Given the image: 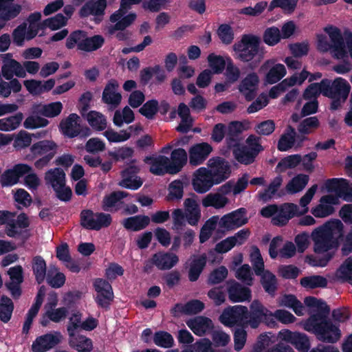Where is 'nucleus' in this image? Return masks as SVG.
<instances>
[{
	"label": "nucleus",
	"instance_id": "53",
	"mask_svg": "<svg viewBox=\"0 0 352 352\" xmlns=\"http://www.w3.org/2000/svg\"><path fill=\"white\" fill-rule=\"evenodd\" d=\"M103 135L109 142L120 143L130 139L131 133L128 130L116 131L113 129H108L103 133Z\"/></svg>",
	"mask_w": 352,
	"mask_h": 352
},
{
	"label": "nucleus",
	"instance_id": "18",
	"mask_svg": "<svg viewBox=\"0 0 352 352\" xmlns=\"http://www.w3.org/2000/svg\"><path fill=\"white\" fill-rule=\"evenodd\" d=\"M247 223L246 210L243 208L223 215L219 221L221 227L228 230L236 229Z\"/></svg>",
	"mask_w": 352,
	"mask_h": 352
},
{
	"label": "nucleus",
	"instance_id": "11",
	"mask_svg": "<svg viewBox=\"0 0 352 352\" xmlns=\"http://www.w3.org/2000/svg\"><path fill=\"white\" fill-rule=\"evenodd\" d=\"M45 180L50 184L62 201H68L72 196L71 189L65 186V174L63 170L55 168L47 170L45 174Z\"/></svg>",
	"mask_w": 352,
	"mask_h": 352
},
{
	"label": "nucleus",
	"instance_id": "3",
	"mask_svg": "<svg viewBox=\"0 0 352 352\" xmlns=\"http://www.w3.org/2000/svg\"><path fill=\"white\" fill-rule=\"evenodd\" d=\"M327 191L330 193L321 197L319 204L311 210V214L316 218H325L332 214L334 206L339 204V199L352 201V186L342 178L329 179L326 183Z\"/></svg>",
	"mask_w": 352,
	"mask_h": 352
},
{
	"label": "nucleus",
	"instance_id": "48",
	"mask_svg": "<svg viewBox=\"0 0 352 352\" xmlns=\"http://www.w3.org/2000/svg\"><path fill=\"white\" fill-rule=\"evenodd\" d=\"M14 309L12 299L6 295L0 298V320L3 323H8L12 316Z\"/></svg>",
	"mask_w": 352,
	"mask_h": 352
},
{
	"label": "nucleus",
	"instance_id": "50",
	"mask_svg": "<svg viewBox=\"0 0 352 352\" xmlns=\"http://www.w3.org/2000/svg\"><path fill=\"white\" fill-rule=\"evenodd\" d=\"M227 58L211 53L208 56L207 61L210 70L212 74H221L224 70L227 65Z\"/></svg>",
	"mask_w": 352,
	"mask_h": 352
},
{
	"label": "nucleus",
	"instance_id": "39",
	"mask_svg": "<svg viewBox=\"0 0 352 352\" xmlns=\"http://www.w3.org/2000/svg\"><path fill=\"white\" fill-rule=\"evenodd\" d=\"M82 116L87 120L89 126L94 130L100 131L106 129L107 120L106 117L100 112L90 111Z\"/></svg>",
	"mask_w": 352,
	"mask_h": 352
},
{
	"label": "nucleus",
	"instance_id": "10",
	"mask_svg": "<svg viewBox=\"0 0 352 352\" xmlns=\"http://www.w3.org/2000/svg\"><path fill=\"white\" fill-rule=\"evenodd\" d=\"M296 211V205L286 203L278 207L276 205H269L261 210V214L264 217H272V223L274 225L283 226L294 217Z\"/></svg>",
	"mask_w": 352,
	"mask_h": 352
},
{
	"label": "nucleus",
	"instance_id": "4",
	"mask_svg": "<svg viewBox=\"0 0 352 352\" xmlns=\"http://www.w3.org/2000/svg\"><path fill=\"white\" fill-rule=\"evenodd\" d=\"M14 76L23 78L26 76L25 70L10 54H4L0 70V97L8 98L12 92L21 91L22 85L19 80L13 78Z\"/></svg>",
	"mask_w": 352,
	"mask_h": 352
},
{
	"label": "nucleus",
	"instance_id": "1",
	"mask_svg": "<svg viewBox=\"0 0 352 352\" xmlns=\"http://www.w3.org/2000/svg\"><path fill=\"white\" fill-rule=\"evenodd\" d=\"M305 305L311 309L310 316L305 321L303 328L314 333L316 338L324 343H336L341 338L340 325L334 324L329 318L330 307L327 303L314 296H307Z\"/></svg>",
	"mask_w": 352,
	"mask_h": 352
},
{
	"label": "nucleus",
	"instance_id": "8",
	"mask_svg": "<svg viewBox=\"0 0 352 352\" xmlns=\"http://www.w3.org/2000/svg\"><path fill=\"white\" fill-rule=\"evenodd\" d=\"M272 320V313L259 300H254L250 305V310L248 309L245 327L250 326L252 329H256L261 323H264L270 327H274L276 322Z\"/></svg>",
	"mask_w": 352,
	"mask_h": 352
},
{
	"label": "nucleus",
	"instance_id": "21",
	"mask_svg": "<svg viewBox=\"0 0 352 352\" xmlns=\"http://www.w3.org/2000/svg\"><path fill=\"white\" fill-rule=\"evenodd\" d=\"M258 83V74L251 72L242 79L239 85V90L246 100H251L256 94Z\"/></svg>",
	"mask_w": 352,
	"mask_h": 352
},
{
	"label": "nucleus",
	"instance_id": "63",
	"mask_svg": "<svg viewBox=\"0 0 352 352\" xmlns=\"http://www.w3.org/2000/svg\"><path fill=\"white\" fill-rule=\"evenodd\" d=\"M219 221L217 216H214L209 219L201 229L199 240L201 243L206 242L211 236L212 231L216 228Z\"/></svg>",
	"mask_w": 352,
	"mask_h": 352
},
{
	"label": "nucleus",
	"instance_id": "25",
	"mask_svg": "<svg viewBox=\"0 0 352 352\" xmlns=\"http://www.w3.org/2000/svg\"><path fill=\"white\" fill-rule=\"evenodd\" d=\"M32 109L33 113H39L45 118H54L61 113L63 104L60 101L47 104H36L32 106Z\"/></svg>",
	"mask_w": 352,
	"mask_h": 352
},
{
	"label": "nucleus",
	"instance_id": "33",
	"mask_svg": "<svg viewBox=\"0 0 352 352\" xmlns=\"http://www.w3.org/2000/svg\"><path fill=\"white\" fill-rule=\"evenodd\" d=\"M21 6L14 0H0V20L8 21L16 17Z\"/></svg>",
	"mask_w": 352,
	"mask_h": 352
},
{
	"label": "nucleus",
	"instance_id": "56",
	"mask_svg": "<svg viewBox=\"0 0 352 352\" xmlns=\"http://www.w3.org/2000/svg\"><path fill=\"white\" fill-rule=\"evenodd\" d=\"M281 38L280 31L275 26L267 28L263 32V40L269 46L276 45Z\"/></svg>",
	"mask_w": 352,
	"mask_h": 352
},
{
	"label": "nucleus",
	"instance_id": "32",
	"mask_svg": "<svg viewBox=\"0 0 352 352\" xmlns=\"http://www.w3.org/2000/svg\"><path fill=\"white\" fill-rule=\"evenodd\" d=\"M188 155L184 148H176L171 152L169 159L168 173L175 174L179 172L186 164Z\"/></svg>",
	"mask_w": 352,
	"mask_h": 352
},
{
	"label": "nucleus",
	"instance_id": "20",
	"mask_svg": "<svg viewBox=\"0 0 352 352\" xmlns=\"http://www.w3.org/2000/svg\"><path fill=\"white\" fill-rule=\"evenodd\" d=\"M130 7L122 6L118 10L115 12L110 17V21L115 23L114 28L116 30H124L131 25L136 19V14L129 12Z\"/></svg>",
	"mask_w": 352,
	"mask_h": 352
},
{
	"label": "nucleus",
	"instance_id": "35",
	"mask_svg": "<svg viewBox=\"0 0 352 352\" xmlns=\"http://www.w3.org/2000/svg\"><path fill=\"white\" fill-rule=\"evenodd\" d=\"M106 6V0L89 1L81 8L80 14L81 16L92 15L94 16V20L99 21L100 17L103 15Z\"/></svg>",
	"mask_w": 352,
	"mask_h": 352
},
{
	"label": "nucleus",
	"instance_id": "41",
	"mask_svg": "<svg viewBox=\"0 0 352 352\" xmlns=\"http://www.w3.org/2000/svg\"><path fill=\"white\" fill-rule=\"evenodd\" d=\"M69 345L78 352H91L93 349V342L91 339L83 335H76L69 336Z\"/></svg>",
	"mask_w": 352,
	"mask_h": 352
},
{
	"label": "nucleus",
	"instance_id": "29",
	"mask_svg": "<svg viewBox=\"0 0 352 352\" xmlns=\"http://www.w3.org/2000/svg\"><path fill=\"white\" fill-rule=\"evenodd\" d=\"M139 166L131 165L128 168L122 172V179L119 185L122 187L132 190H137L142 185V181L137 176H130L131 173H137L140 171Z\"/></svg>",
	"mask_w": 352,
	"mask_h": 352
},
{
	"label": "nucleus",
	"instance_id": "28",
	"mask_svg": "<svg viewBox=\"0 0 352 352\" xmlns=\"http://www.w3.org/2000/svg\"><path fill=\"white\" fill-rule=\"evenodd\" d=\"M150 261L160 270H169L178 263L179 258L173 253L159 252L153 255Z\"/></svg>",
	"mask_w": 352,
	"mask_h": 352
},
{
	"label": "nucleus",
	"instance_id": "52",
	"mask_svg": "<svg viewBox=\"0 0 352 352\" xmlns=\"http://www.w3.org/2000/svg\"><path fill=\"white\" fill-rule=\"evenodd\" d=\"M34 134L21 130L13 135V147L16 150H22L32 146Z\"/></svg>",
	"mask_w": 352,
	"mask_h": 352
},
{
	"label": "nucleus",
	"instance_id": "24",
	"mask_svg": "<svg viewBox=\"0 0 352 352\" xmlns=\"http://www.w3.org/2000/svg\"><path fill=\"white\" fill-rule=\"evenodd\" d=\"M144 162L149 166L150 172L156 175L168 173L169 158L161 155H153L144 158Z\"/></svg>",
	"mask_w": 352,
	"mask_h": 352
},
{
	"label": "nucleus",
	"instance_id": "37",
	"mask_svg": "<svg viewBox=\"0 0 352 352\" xmlns=\"http://www.w3.org/2000/svg\"><path fill=\"white\" fill-rule=\"evenodd\" d=\"M34 26H28L25 23L19 25L12 32L14 43L18 46H22L25 41L33 38L37 34Z\"/></svg>",
	"mask_w": 352,
	"mask_h": 352
},
{
	"label": "nucleus",
	"instance_id": "22",
	"mask_svg": "<svg viewBox=\"0 0 352 352\" xmlns=\"http://www.w3.org/2000/svg\"><path fill=\"white\" fill-rule=\"evenodd\" d=\"M212 151V147L207 142L195 144L189 151V162L191 165L201 164Z\"/></svg>",
	"mask_w": 352,
	"mask_h": 352
},
{
	"label": "nucleus",
	"instance_id": "60",
	"mask_svg": "<svg viewBox=\"0 0 352 352\" xmlns=\"http://www.w3.org/2000/svg\"><path fill=\"white\" fill-rule=\"evenodd\" d=\"M153 342L162 348H170L174 344V339L172 335L164 331H159L153 336Z\"/></svg>",
	"mask_w": 352,
	"mask_h": 352
},
{
	"label": "nucleus",
	"instance_id": "16",
	"mask_svg": "<svg viewBox=\"0 0 352 352\" xmlns=\"http://www.w3.org/2000/svg\"><path fill=\"white\" fill-rule=\"evenodd\" d=\"M324 31L328 35L332 45V56L337 59L347 58V52L343 41L340 30L333 25H327Z\"/></svg>",
	"mask_w": 352,
	"mask_h": 352
},
{
	"label": "nucleus",
	"instance_id": "40",
	"mask_svg": "<svg viewBox=\"0 0 352 352\" xmlns=\"http://www.w3.org/2000/svg\"><path fill=\"white\" fill-rule=\"evenodd\" d=\"M150 223V218L146 215H136L124 219L122 224L129 230L139 231L147 227Z\"/></svg>",
	"mask_w": 352,
	"mask_h": 352
},
{
	"label": "nucleus",
	"instance_id": "7",
	"mask_svg": "<svg viewBox=\"0 0 352 352\" xmlns=\"http://www.w3.org/2000/svg\"><path fill=\"white\" fill-rule=\"evenodd\" d=\"M260 38L253 34H245L232 46L233 56L243 62L252 60L258 52Z\"/></svg>",
	"mask_w": 352,
	"mask_h": 352
},
{
	"label": "nucleus",
	"instance_id": "46",
	"mask_svg": "<svg viewBox=\"0 0 352 352\" xmlns=\"http://www.w3.org/2000/svg\"><path fill=\"white\" fill-rule=\"evenodd\" d=\"M309 177L307 175L298 174L293 177L286 185L285 189L289 194H296L302 191L308 184Z\"/></svg>",
	"mask_w": 352,
	"mask_h": 352
},
{
	"label": "nucleus",
	"instance_id": "5",
	"mask_svg": "<svg viewBox=\"0 0 352 352\" xmlns=\"http://www.w3.org/2000/svg\"><path fill=\"white\" fill-rule=\"evenodd\" d=\"M58 146L52 140H43L34 142L30 147V153L26 156V160L38 158L34 162V166L38 169H42L47 166L51 160L57 153Z\"/></svg>",
	"mask_w": 352,
	"mask_h": 352
},
{
	"label": "nucleus",
	"instance_id": "15",
	"mask_svg": "<svg viewBox=\"0 0 352 352\" xmlns=\"http://www.w3.org/2000/svg\"><path fill=\"white\" fill-rule=\"evenodd\" d=\"M207 166L210 174L217 184L221 183L230 175L231 170L229 164L221 157L210 158L208 161Z\"/></svg>",
	"mask_w": 352,
	"mask_h": 352
},
{
	"label": "nucleus",
	"instance_id": "62",
	"mask_svg": "<svg viewBox=\"0 0 352 352\" xmlns=\"http://www.w3.org/2000/svg\"><path fill=\"white\" fill-rule=\"evenodd\" d=\"M310 73L304 68L300 72L294 73L293 75L290 76L284 79L285 82L286 83L288 89L294 87V86H300L304 83V82L309 78Z\"/></svg>",
	"mask_w": 352,
	"mask_h": 352
},
{
	"label": "nucleus",
	"instance_id": "14",
	"mask_svg": "<svg viewBox=\"0 0 352 352\" xmlns=\"http://www.w3.org/2000/svg\"><path fill=\"white\" fill-rule=\"evenodd\" d=\"M111 223V217L109 214L94 213L91 210H85L81 212V224L87 229L98 230L109 226Z\"/></svg>",
	"mask_w": 352,
	"mask_h": 352
},
{
	"label": "nucleus",
	"instance_id": "55",
	"mask_svg": "<svg viewBox=\"0 0 352 352\" xmlns=\"http://www.w3.org/2000/svg\"><path fill=\"white\" fill-rule=\"evenodd\" d=\"M302 161V157L300 155H291L282 159L276 166V170L282 173L287 169L294 168Z\"/></svg>",
	"mask_w": 352,
	"mask_h": 352
},
{
	"label": "nucleus",
	"instance_id": "31",
	"mask_svg": "<svg viewBox=\"0 0 352 352\" xmlns=\"http://www.w3.org/2000/svg\"><path fill=\"white\" fill-rule=\"evenodd\" d=\"M186 219L191 226H196L201 219V210L195 197L187 198L184 200Z\"/></svg>",
	"mask_w": 352,
	"mask_h": 352
},
{
	"label": "nucleus",
	"instance_id": "43",
	"mask_svg": "<svg viewBox=\"0 0 352 352\" xmlns=\"http://www.w3.org/2000/svg\"><path fill=\"white\" fill-rule=\"evenodd\" d=\"M335 280L339 283L352 284V258H348L336 271Z\"/></svg>",
	"mask_w": 352,
	"mask_h": 352
},
{
	"label": "nucleus",
	"instance_id": "34",
	"mask_svg": "<svg viewBox=\"0 0 352 352\" xmlns=\"http://www.w3.org/2000/svg\"><path fill=\"white\" fill-rule=\"evenodd\" d=\"M186 324L192 332L199 336L205 335L208 331L213 328L212 320L205 316H197L190 319Z\"/></svg>",
	"mask_w": 352,
	"mask_h": 352
},
{
	"label": "nucleus",
	"instance_id": "54",
	"mask_svg": "<svg viewBox=\"0 0 352 352\" xmlns=\"http://www.w3.org/2000/svg\"><path fill=\"white\" fill-rule=\"evenodd\" d=\"M326 80L323 79L320 82L311 84L304 91L303 98L305 100H316L320 94L324 96Z\"/></svg>",
	"mask_w": 352,
	"mask_h": 352
},
{
	"label": "nucleus",
	"instance_id": "19",
	"mask_svg": "<svg viewBox=\"0 0 352 352\" xmlns=\"http://www.w3.org/2000/svg\"><path fill=\"white\" fill-rule=\"evenodd\" d=\"M280 334L283 340L291 343L299 352H308L310 349V341L306 334L289 330L281 331Z\"/></svg>",
	"mask_w": 352,
	"mask_h": 352
},
{
	"label": "nucleus",
	"instance_id": "30",
	"mask_svg": "<svg viewBox=\"0 0 352 352\" xmlns=\"http://www.w3.org/2000/svg\"><path fill=\"white\" fill-rule=\"evenodd\" d=\"M60 342L58 336L46 333L36 338L32 345L33 352H46L52 349Z\"/></svg>",
	"mask_w": 352,
	"mask_h": 352
},
{
	"label": "nucleus",
	"instance_id": "6",
	"mask_svg": "<svg viewBox=\"0 0 352 352\" xmlns=\"http://www.w3.org/2000/svg\"><path fill=\"white\" fill-rule=\"evenodd\" d=\"M327 82L324 96L333 99L331 104L332 109H338L347 99L351 91L349 82L340 77L335 78L332 82L324 79Z\"/></svg>",
	"mask_w": 352,
	"mask_h": 352
},
{
	"label": "nucleus",
	"instance_id": "45",
	"mask_svg": "<svg viewBox=\"0 0 352 352\" xmlns=\"http://www.w3.org/2000/svg\"><path fill=\"white\" fill-rule=\"evenodd\" d=\"M317 190L318 185L314 184L306 191L305 194L300 199V208L296 205V211L294 212V217L306 214L309 211L308 205L314 198Z\"/></svg>",
	"mask_w": 352,
	"mask_h": 352
},
{
	"label": "nucleus",
	"instance_id": "17",
	"mask_svg": "<svg viewBox=\"0 0 352 352\" xmlns=\"http://www.w3.org/2000/svg\"><path fill=\"white\" fill-rule=\"evenodd\" d=\"M193 189L198 193H205L216 185L211 174L206 167H201L193 173L192 181Z\"/></svg>",
	"mask_w": 352,
	"mask_h": 352
},
{
	"label": "nucleus",
	"instance_id": "51",
	"mask_svg": "<svg viewBox=\"0 0 352 352\" xmlns=\"http://www.w3.org/2000/svg\"><path fill=\"white\" fill-rule=\"evenodd\" d=\"M135 119L133 111L129 107H125L121 110L115 111L113 122L117 126H122L124 124H130Z\"/></svg>",
	"mask_w": 352,
	"mask_h": 352
},
{
	"label": "nucleus",
	"instance_id": "61",
	"mask_svg": "<svg viewBox=\"0 0 352 352\" xmlns=\"http://www.w3.org/2000/svg\"><path fill=\"white\" fill-rule=\"evenodd\" d=\"M49 120L37 115H31L26 118L23 122V126L27 129H35L45 127L49 124Z\"/></svg>",
	"mask_w": 352,
	"mask_h": 352
},
{
	"label": "nucleus",
	"instance_id": "12",
	"mask_svg": "<svg viewBox=\"0 0 352 352\" xmlns=\"http://www.w3.org/2000/svg\"><path fill=\"white\" fill-rule=\"evenodd\" d=\"M248 307L243 305L230 306L219 316V321L226 327H245Z\"/></svg>",
	"mask_w": 352,
	"mask_h": 352
},
{
	"label": "nucleus",
	"instance_id": "13",
	"mask_svg": "<svg viewBox=\"0 0 352 352\" xmlns=\"http://www.w3.org/2000/svg\"><path fill=\"white\" fill-rule=\"evenodd\" d=\"M259 72L264 74L265 81L268 84L276 83L287 74L284 65L277 63L274 58L265 60L261 66Z\"/></svg>",
	"mask_w": 352,
	"mask_h": 352
},
{
	"label": "nucleus",
	"instance_id": "23",
	"mask_svg": "<svg viewBox=\"0 0 352 352\" xmlns=\"http://www.w3.org/2000/svg\"><path fill=\"white\" fill-rule=\"evenodd\" d=\"M177 115L180 118L181 121L176 127V130L180 133H187L191 129L193 122L189 107L184 103H180L177 110L170 112V117L175 119Z\"/></svg>",
	"mask_w": 352,
	"mask_h": 352
},
{
	"label": "nucleus",
	"instance_id": "44",
	"mask_svg": "<svg viewBox=\"0 0 352 352\" xmlns=\"http://www.w3.org/2000/svg\"><path fill=\"white\" fill-rule=\"evenodd\" d=\"M228 202V199L219 192L209 193L202 199V205L204 207H213L216 209L224 208Z\"/></svg>",
	"mask_w": 352,
	"mask_h": 352
},
{
	"label": "nucleus",
	"instance_id": "49",
	"mask_svg": "<svg viewBox=\"0 0 352 352\" xmlns=\"http://www.w3.org/2000/svg\"><path fill=\"white\" fill-rule=\"evenodd\" d=\"M296 131L292 127H288L280 136L278 142V149L280 151H287L296 145Z\"/></svg>",
	"mask_w": 352,
	"mask_h": 352
},
{
	"label": "nucleus",
	"instance_id": "58",
	"mask_svg": "<svg viewBox=\"0 0 352 352\" xmlns=\"http://www.w3.org/2000/svg\"><path fill=\"white\" fill-rule=\"evenodd\" d=\"M298 0H272L268 10L272 11L276 8H281L284 12L292 13L297 5Z\"/></svg>",
	"mask_w": 352,
	"mask_h": 352
},
{
	"label": "nucleus",
	"instance_id": "47",
	"mask_svg": "<svg viewBox=\"0 0 352 352\" xmlns=\"http://www.w3.org/2000/svg\"><path fill=\"white\" fill-rule=\"evenodd\" d=\"M32 269L38 284L42 283L46 277L47 265L41 256H35L32 261Z\"/></svg>",
	"mask_w": 352,
	"mask_h": 352
},
{
	"label": "nucleus",
	"instance_id": "2",
	"mask_svg": "<svg viewBox=\"0 0 352 352\" xmlns=\"http://www.w3.org/2000/svg\"><path fill=\"white\" fill-rule=\"evenodd\" d=\"M343 234L344 226L338 219L328 221L311 232V239L314 243V252L327 255L326 261L321 265H324L331 257L327 252L338 248Z\"/></svg>",
	"mask_w": 352,
	"mask_h": 352
},
{
	"label": "nucleus",
	"instance_id": "42",
	"mask_svg": "<svg viewBox=\"0 0 352 352\" xmlns=\"http://www.w3.org/2000/svg\"><path fill=\"white\" fill-rule=\"evenodd\" d=\"M281 306L292 309L298 316H302L305 311V307L302 303L293 294H285L279 300Z\"/></svg>",
	"mask_w": 352,
	"mask_h": 352
},
{
	"label": "nucleus",
	"instance_id": "36",
	"mask_svg": "<svg viewBox=\"0 0 352 352\" xmlns=\"http://www.w3.org/2000/svg\"><path fill=\"white\" fill-rule=\"evenodd\" d=\"M126 195L123 191H116L105 195L102 201L103 210L109 212L118 210L122 208V199Z\"/></svg>",
	"mask_w": 352,
	"mask_h": 352
},
{
	"label": "nucleus",
	"instance_id": "38",
	"mask_svg": "<svg viewBox=\"0 0 352 352\" xmlns=\"http://www.w3.org/2000/svg\"><path fill=\"white\" fill-rule=\"evenodd\" d=\"M95 301L98 306L108 310L113 300V287H95Z\"/></svg>",
	"mask_w": 352,
	"mask_h": 352
},
{
	"label": "nucleus",
	"instance_id": "64",
	"mask_svg": "<svg viewBox=\"0 0 352 352\" xmlns=\"http://www.w3.org/2000/svg\"><path fill=\"white\" fill-rule=\"evenodd\" d=\"M250 259L255 273H260V271L263 270L265 265L260 250L257 247H251Z\"/></svg>",
	"mask_w": 352,
	"mask_h": 352
},
{
	"label": "nucleus",
	"instance_id": "59",
	"mask_svg": "<svg viewBox=\"0 0 352 352\" xmlns=\"http://www.w3.org/2000/svg\"><path fill=\"white\" fill-rule=\"evenodd\" d=\"M86 33L82 31H76L73 32L67 39L66 46L69 49L77 47L78 50L83 51L85 45Z\"/></svg>",
	"mask_w": 352,
	"mask_h": 352
},
{
	"label": "nucleus",
	"instance_id": "26",
	"mask_svg": "<svg viewBox=\"0 0 352 352\" xmlns=\"http://www.w3.org/2000/svg\"><path fill=\"white\" fill-rule=\"evenodd\" d=\"M207 262V256L206 254L192 255L188 261V277L190 281L197 280Z\"/></svg>",
	"mask_w": 352,
	"mask_h": 352
},
{
	"label": "nucleus",
	"instance_id": "9",
	"mask_svg": "<svg viewBox=\"0 0 352 352\" xmlns=\"http://www.w3.org/2000/svg\"><path fill=\"white\" fill-rule=\"evenodd\" d=\"M58 129L63 135L69 138L78 135L87 137L91 134L88 127L82 128V120L76 113H72L62 118L58 124Z\"/></svg>",
	"mask_w": 352,
	"mask_h": 352
},
{
	"label": "nucleus",
	"instance_id": "57",
	"mask_svg": "<svg viewBox=\"0 0 352 352\" xmlns=\"http://www.w3.org/2000/svg\"><path fill=\"white\" fill-rule=\"evenodd\" d=\"M236 160L240 163L249 164L254 162L256 155L245 146H238L233 151Z\"/></svg>",
	"mask_w": 352,
	"mask_h": 352
},
{
	"label": "nucleus",
	"instance_id": "27",
	"mask_svg": "<svg viewBox=\"0 0 352 352\" xmlns=\"http://www.w3.org/2000/svg\"><path fill=\"white\" fill-rule=\"evenodd\" d=\"M119 85L114 80H110L106 85L102 93V100L111 108H116L121 103L122 96L118 91Z\"/></svg>",
	"mask_w": 352,
	"mask_h": 352
}]
</instances>
